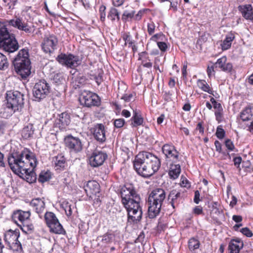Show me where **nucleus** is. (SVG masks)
<instances>
[{
    "label": "nucleus",
    "mask_w": 253,
    "mask_h": 253,
    "mask_svg": "<svg viewBox=\"0 0 253 253\" xmlns=\"http://www.w3.org/2000/svg\"><path fill=\"white\" fill-rule=\"evenodd\" d=\"M7 161L11 169L14 173L25 174L26 181L29 183L36 182V175L33 170L38 162L35 154L29 149L24 148L20 152L10 154Z\"/></svg>",
    "instance_id": "1"
},
{
    "label": "nucleus",
    "mask_w": 253,
    "mask_h": 253,
    "mask_svg": "<svg viewBox=\"0 0 253 253\" xmlns=\"http://www.w3.org/2000/svg\"><path fill=\"white\" fill-rule=\"evenodd\" d=\"M120 193L122 203L127 212L128 220L133 222L139 221L142 215L140 205L141 199L134 186L132 184L126 183L122 187Z\"/></svg>",
    "instance_id": "2"
},
{
    "label": "nucleus",
    "mask_w": 253,
    "mask_h": 253,
    "mask_svg": "<svg viewBox=\"0 0 253 253\" xmlns=\"http://www.w3.org/2000/svg\"><path fill=\"white\" fill-rule=\"evenodd\" d=\"M161 165L160 159L147 151L139 152L133 161L134 170L138 175L144 178H149L157 172Z\"/></svg>",
    "instance_id": "3"
},
{
    "label": "nucleus",
    "mask_w": 253,
    "mask_h": 253,
    "mask_svg": "<svg viewBox=\"0 0 253 253\" xmlns=\"http://www.w3.org/2000/svg\"><path fill=\"white\" fill-rule=\"evenodd\" d=\"M24 95L17 90L7 91L6 102L0 113L1 117L7 119L16 111L21 110L24 105Z\"/></svg>",
    "instance_id": "4"
},
{
    "label": "nucleus",
    "mask_w": 253,
    "mask_h": 253,
    "mask_svg": "<svg viewBox=\"0 0 253 253\" xmlns=\"http://www.w3.org/2000/svg\"><path fill=\"white\" fill-rule=\"evenodd\" d=\"M14 70L22 79H26L31 73V61L28 49L20 50L13 61Z\"/></svg>",
    "instance_id": "5"
},
{
    "label": "nucleus",
    "mask_w": 253,
    "mask_h": 253,
    "mask_svg": "<svg viewBox=\"0 0 253 253\" xmlns=\"http://www.w3.org/2000/svg\"><path fill=\"white\" fill-rule=\"evenodd\" d=\"M30 216V211L18 210L13 211L11 217L14 222L20 228L23 232L28 234L29 232L32 231L34 229V226L32 224H25V222L29 220Z\"/></svg>",
    "instance_id": "6"
},
{
    "label": "nucleus",
    "mask_w": 253,
    "mask_h": 253,
    "mask_svg": "<svg viewBox=\"0 0 253 253\" xmlns=\"http://www.w3.org/2000/svg\"><path fill=\"white\" fill-rule=\"evenodd\" d=\"M44 221L50 233L58 235H66V231L60 223L54 213L46 211L44 214Z\"/></svg>",
    "instance_id": "7"
},
{
    "label": "nucleus",
    "mask_w": 253,
    "mask_h": 253,
    "mask_svg": "<svg viewBox=\"0 0 253 253\" xmlns=\"http://www.w3.org/2000/svg\"><path fill=\"white\" fill-rule=\"evenodd\" d=\"M19 236V229H9L5 231L3 234V240L9 250L14 252L22 251V245L18 240Z\"/></svg>",
    "instance_id": "8"
},
{
    "label": "nucleus",
    "mask_w": 253,
    "mask_h": 253,
    "mask_svg": "<svg viewBox=\"0 0 253 253\" xmlns=\"http://www.w3.org/2000/svg\"><path fill=\"white\" fill-rule=\"evenodd\" d=\"M79 101L83 106L90 108L98 107L101 105V99L95 93L87 90H84L79 94Z\"/></svg>",
    "instance_id": "9"
},
{
    "label": "nucleus",
    "mask_w": 253,
    "mask_h": 253,
    "mask_svg": "<svg viewBox=\"0 0 253 253\" xmlns=\"http://www.w3.org/2000/svg\"><path fill=\"white\" fill-rule=\"evenodd\" d=\"M56 59L62 65L70 69H75L81 63L79 56L71 53H61Z\"/></svg>",
    "instance_id": "10"
},
{
    "label": "nucleus",
    "mask_w": 253,
    "mask_h": 253,
    "mask_svg": "<svg viewBox=\"0 0 253 253\" xmlns=\"http://www.w3.org/2000/svg\"><path fill=\"white\" fill-rule=\"evenodd\" d=\"M162 151L168 162L177 163L180 160V153L171 143H166L162 147Z\"/></svg>",
    "instance_id": "11"
},
{
    "label": "nucleus",
    "mask_w": 253,
    "mask_h": 253,
    "mask_svg": "<svg viewBox=\"0 0 253 253\" xmlns=\"http://www.w3.org/2000/svg\"><path fill=\"white\" fill-rule=\"evenodd\" d=\"M50 89V86L45 80H39L34 86L33 95L38 100H41L49 94Z\"/></svg>",
    "instance_id": "12"
},
{
    "label": "nucleus",
    "mask_w": 253,
    "mask_h": 253,
    "mask_svg": "<svg viewBox=\"0 0 253 253\" xmlns=\"http://www.w3.org/2000/svg\"><path fill=\"white\" fill-rule=\"evenodd\" d=\"M58 43V40L55 35H45L41 43L42 49L45 53L51 54L57 49Z\"/></svg>",
    "instance_id": "13"
},
{
    "label": "nucleus",
    "mask_w": 253,
    "mask_h": 253,
    "mask_svg": "<svg viewBox=\"0 0 253 253\" xmlns=\"http://www.w3.org/2000/svg\"><path fill=\"white\" fill-rule=\"evenodd\" d=\"M64 141L66 147L71 153H78L83 149V145L81 140L78 137L69 134L65 137Z\"/></svg>",
    "instance_id": "14"
},
{
    "label": "nucleus",
    "mask_w": 253,
    "mask_h": 253,
    "mask_svg": "<svg viewBox=\"0 0 253 253\" xmlns=\"http://www.w3.org/2000/svg\"><path fill=\"white\" fill-rule=\"evenodd\" d=\"M107 157L106 152L95 149L88 157V163L92 167H99L104 164Z\"/></svg>",
    "instance_id": "15"
},
{
    "label": "nucleus",
    "mask_w": 253,
    "mask_h": 253,
    "mask_svg": "<svg viewBox=\"0 0 253 253\" xmlns=\"http://www.w3.org/2000/svg\"><path fill=\"white\" fill-rule=\"evenodd\" d=\"M70 123V115L68 113L64 112L59 114L55 120L53 127L59 128L60 131H65L67 130Z\"/></svg>",
    "instance_id": "16"
},
{
    "label": "nucleus",
    "mask_w": 253,
    "mask_h": 253,
    "mask_svg": "<svg viewBox=\"0 0 253 253\" xmlns=\"http://www.w3.org/2000/svg\"><path fill=\"white\" fill-rule=\"evenodd\" d=\"M146 203L148 206V217L151 219L155 218L160 213L163 204L149 197L146 200Z\"/></svg>",
    "instance_id": "17"
},
{
    "label": "nucleus",
    "mask_w": 253,
    "mask_h": 253,
    "mask_svg": "<svg viewBox=\"0 0 253 253\" xmlns=\"http://www.w3.org/2000/svg\"><path fill=\"white\" fill-rule=\"evenodd\" d=\"M6 23L15 28L24 31L26 33H32V28L20 17H16L15 19L7 21Z\"/></svg>",
    "instance_id": "18"
},
{
    "label": "nucleus",
    "mask_w": 253,
    "mask_h": 253,
    "mask_svg": "<svg viewBox=\"0 0 253 253\" xmlns=\"http://www.w3.org/2000/svg\"><path fill=\"white\" fill-rule=\"evenodd\" d=\"M0 46H2L3 49L8 52H13L16 51L19 47L17 41L15 39L13 34H11L9 37H7L0 43Z\"/></svg>",
    "instance_id": "19"
},
{
    "label": "nucleus",
    "mask_w": 253,
    "mask_h": 253,
    "mask_svg": "<svg viewBox=\"0 0 253 253\" xmlns=\"http://www.w3.org/2000/svg\"><path fill=\"white\" fill-rule=\"evenodd\" d=\"M92 133L96 140L100 143H103L106 140V131L104 125L102 124H97L92 127Z\"/></svg>",
    "instance_id": "20"
},
{
    "label": "nucleus",
    "mask_w": 253,
    "mask_h": 253,
    "mask_svg": "<svg viewBox=\"0 0 253 253\" xmlns=\"http://www.w3.org/2000/svg\"><path fill=\"white\" fill-rule=\"evenodd\" d=\"M181 192L177 189L171 190L168 196V201L171 205L173 211H175L181 201Z\"/></svg>",
    "instance_id": "21"
},
{
    "label": "nucleus",
    "mask_w": 253,
    "mask_h": 253,
    "mask_svg": "<svg viewBox=\"0 0 253 253\" xmlns=\"http://www.w3.org/2000/svg\"><path fill=\"white\" fill-rule=\"evenodd\" d=\"M214 66L215 68H218L226 73H231L233 70V65L231 62H227L226 56H223L218 59L214 63Z\"/></svg>",
    "instance_id": "22"
},
{
    "label": "nucleus",
    "mask_w": 253,
    "mask_h": 253,
    "mask_svg": "<svg viewBox=\"0 0 253 253\" xmlns=\"http://www.w3.org/2000/svg\"><path fill=\"white\" fill-rule=\"evenodd\" d=\"M86 195L90 198L96 195L100 192L99 184L95 180L88 181L84 187Z\"/></svg>",
    "instance_id": "23"
},
{
    "label": "nucleus",
    "mask_w": 253,
    "mask_h": 253,
    "mask_svg": "<svg viewBox=\"0 0 253 253\" xmlns=\"http://www.w3.org/2000/svg\"><path fill=\"white\" fill-rule=\"evenodd\" d=\"M138 60L141 61V66L144 68L151 69L153 65V60L149 53L146 51L138 53Z\"/></svg>",
    "instance_id": "24"
},
{
    "label": "nucleus",
    "mask_w": 253,
    "mask_h": 253,
    "mask_svg": "<svg viewBox=\"0 0 253 253\" xmlns=\"http://www.w3.org/2000/svg\"><path fill=\"white\" fill-rule=\"evenodd\" d=\"M30 206L39 214L40 218H42L45 208L44 201L40 198L34 199L31 201Z\"/></svg>",
    "instance_id": "25"
},
{
    "label": "nucleus",
    "mask_w": 253,
    "mask_h": 253,
    "mask_svg": "<svg viewBox=\"0 0 253 253\" xmlns=\"http://www.w3.org/2000/svg\"><path fill=\"white\" fill-rule=\"evenodd\" d=\"M148 197L163 204L166 198V193L164 189L158 188L153 190Z\"/></svg>",
    "instance_id": "26"
},
{
    "label": "nucleus",
    "mask_w": 253,
    "mask_h": 253,
    "mask_svg": "<svg viewBox=\"0 0 253 253\" xmlns=\"http://www.w3.org/2000/svg\"><path fill=\"white\" fill-rule=\"evenodd\" d=\"M122 38L125 42V45H128L132 49L133 54L137 51L136 41L131 36L129 32H125L122 35Z\"/></svg>",
    "instance_id": "27"
},
{
    "label": "nucleus",
    "mask_w": 253,
    "mask_h": 253,
    "mask_svg": "<svg viewBox=\"0 0 253 253\" xmlns=\"http://www.w3.org/2000/svg\"><path fill=\"white\" fill-rule=\"evenodd\" d=\"M196 85L197 87L201 90L207 92L210 95H214V91L211 85L209 84L205 80L198 79L196 81Z\"/></svg>",
    "instance_id": "28"
},
{
    "label": "nucleus",
    "mask_w": 253,
    "mask_h": 253,
    "mask_svg": "<svg viewBox=\"0 0 253 253\" xmlns=\"http://www.w3.org/2000/svg\"><path fill=\"white\" fill-rule=\"evenodd\" d=\"M238 9L244 18L253 21V8L251 4L240 5Z\"/></svg>",
    "instance_id": "29"
},
{
    "label": "nucleus",
    "mask_w": 253,
    "mask_h": 253,
    "mask_svg": "<svg viewBox=\"0 0 253 253\" xmlns=\"http://www.w3.org/2000/svg\"><path fill=\"white\" fill-rule=\"evenodd\" d=\"M243 242L240 239H232L228 245V250L230 251L229 253H239L240 250L243 248Z\"/></svg>",
    "instance_id": "30"
},
{
    "label": "nucleus",
    "mask_w": 253,
    "mask_h": 253,
    "mask_svg": "<svg viewBox=\"0 0 253 253\" xmlns=\"http://www.w3.org/2000/svg\"><path fill=\"white\" fill-rule=\"evenodd\" d=\"M88 76L90 80H94L98 85H100L103 82V71L99 68L97 70L95 69L94 71L90 70L89 73H88Z\"/></svg>",
    "instance_id": "31"
},
{
    "label": "nucleus",
    "mask_w": 253,
    "mask_h": 253,
    "mask_svg": "<svg viewBox=\"0 0 253 253\" xmlns=\"http://www.w3.org/2000/svg\"><path fill=\"white\" fill-rule=\"evenodd\" d=\"M169 175L170 178L175 179L179 176L181 172V167L179 164L169 162Z\"/></svg>",
    "instance_id": "32"
},
{
    "label": "nucleus",
    "mask_w": 253,
    "mask_h": 253,
    "mask_svg": "<svg viewBox=\"0 0 253 253\" xmlns=\"http://www.w3.org/2000/svg\"><path fill=\"white\" fill-rule=\"evenodd\" d=\"M131 123V126L132 127H137L138 126H143L144 123V119L142 117L141 114L137 111H133V115L130 119Z\"/></svg>",
    "instance_id": "33"
},
{
    "label": "nucleus",
    "mask_w": 253,
    "mask_h": 253,
    "mask_svg": "<svg viewBox=\"0 0 253 253\" xmlns=\"http://www.w3.org/2000/svg\"><path fill=\"white\" fill-rule=\"evenodd\" d=\"M72 83L75 89L90 84L88 79L84 76H77Z\"/></svg>",
    "instance_id": "34"
},
{
    "label": "nucleus",
    "mask_w": 253,
    "mask_h": 253,
    "mask_svg": "<svg viewBox=\"0 0 253 253\" xmlns=\"http://www.w3.org/2000/svg\"><path fill=\"white\" fill-rule=\"evenodd\" d=\"M253 116V109L250 106L246 107L240 114L241 119L243 122L250 120Z\"/></svg>",
    "instance_id": "35"
},
{
    "label": "nucleus",
    "mask_w": 253,
    "mask_h": 253,
    "mask_svg": "<svg viewBox=\"0 0 253 253\" xmlns=\"http://www.w3.org/2000/svg\"><path fill=\"white\" fill-rule=\"evenodd\" d=\"M53 162L57 169H63L65 167L66 159L62 154H59L53 158Z\"/></svg>",
    "instance_id": "36"
},
{
    "label": "nucleus",
    "mask_w": 253,
    "mask_h": 253,
    "mask_svg": "<svg viewBox=\"0 0 253 253\" xmlns=\"http://www.w3.org/2000/svg\"><path fill=\"white\" fill-rule=\"evenodd\" d=\"M101 237L102 238L101 240L102 245H106L113 242L115 238V234L112 230H109L107 232L104 234Z\"/></svg>",
    "instance_id": "37"
},
{
    "label": "nucleus",
    "mask_w": 253,
    "mask_h": 253,
    "mask_svg": "<svg viewBox=\"0 0 253 253\" xmlns=\"http://www.w3.org/2000/svg\"><path fill=\"white\" fill-rule=\"evenodd\" d=\"M235 39V36L233 33H229L225 37L221 44V48L223 50L229 49L231 45L232 42Z\"/></svg>",
    "instance_id": "38"
},
{
    "label": "nucleus",
    "mask_w": 253,
    "mask_h": 253,
    "mask_svg": "<svg viewBox=\"0 0 253 253\" xmlns=\"http://www.w3.org/2000/svg\"><path fill=\"white\" fill-rule=\"evenodd\" d=\"M11 34L6 27V23L0 21V43L2 42L7 37H9Z\"/></svg>",
    "instance_id": "39"
},
{
    "label": "nucleus",
    "mask_w": 253,
    "mask_h": 253,
    "mask_svg": "<svg viewBox=\"0 0 253 253\" xmlns=\"http://www.w3.org/2000/svg\"><path fill=\"white\" fill-rule=\"evenodd\" d=\"M200 246V242L199 240L195 237H191L188 240V249L193 253H196L195 251L199 248Z\"/></svg>",
    "instance_id": "40"
},
{
    "label": "nucleus",
    "mask_w": 253,
    "mask_h": 253,
    "mask_svg": "<svg viewBox=\"0 0 253 253\" xmlns=\"http://www.w3.org/2000/svg\"><path fill=\"white\" fill-rule=\"evenodd\" d=\"M107 17L112 22L117 20V22L120 20V13L118 10L115 7H111L108 14Z\"/></svg>",
    "instance_id": "41"
},
{
    "label": "nucleus",
    "mask_w": 253,
    "mask_h": 253,
    "mask_svg": "<svg viewBox=\"0 0 253 253\" xmlns=\"http://www.w3.org/2000/svg\"><path fill=\"white\" fill-rule=\"evenodd\" d=\"M51 80H52L53 83L57 85L64 84L65 81V78L62 73H54L52 76Z\"/></svg>",
    "instance_id": "42"
},
{
    "label": "nucleus",
    "mask_w": 253,
    "mask_h": 253,
    "mask_svg": "<svg viewBox=\"0 0 253 253\" xmlns=\"http://www.w3.org/2000/svg\"><path fill=\"white\" fill-rule=\"evenodd\" d=\"M51 178V172L49 170L47 171H42L39 174L38 181L41 183H44L47 181H49Z\"/></svg>",
    "instance_id": "43"
},
{
    "label": "nucleus",
    "mask_w": 253,
    "mask_h": 253,
    "mask_svg": "<svg viewBox=\"0 0 253 253\" xmlns=\"http://www.w3.org/2000/svg\"><path fill=\"white\" fill-rule=\"evenodd\" d=\"M34 133L32 126H27L24 127L22 130V136L25 139H28L32 136Z\"/></svg>",
    "instance_id": "44"
},
{
    "label": "nucleus",
    "mask_w": 253,
    "mask_h": 253,
    "mask_svg": "<svg viewBox=\"0 0 253 253\" xmlns=\"http://www.w3.org/2000/svg\"><path fill=\"white\" fill-rule=\"evenodd\" d=\"M135 13V11L134 10H132L130 12L128 11H125L123 12V14L122 16V21L126 23V22L131 21L132 20H133L134 18V14Z\"/></svg>",
    "instance_id": "45"
},
{
    "label": "nucleus",
    "mask_w": 253,
    "mask_h": 253,
    "mask_svg": "<svg viewBox=\"0 0 253 253\" xmlns=\"http://www.w3.org/2000/svg\"><path fill=\"white\" fill-rule=\"evenodd\" d=\"M8 66L7 59L4 55L0 52V70H3Z\"/></svg>",
    "instance_id": "46"
},
{
    "label": "nucleus",
    "mask_w": 253,
    "mask_h": 253,
    "mask_svg": "<svg viewBox=\"0 0 253 253\" xmlns=\"http://www.w3.org/2000/svg\"><path fill=\"white\" fill-rule=\"evenodd\" d=\"M166 40V36L162 33L160 32L154 35H152L150 39V41L155 42H160L159 41H163Z\"/></svg>",
    "instance_id": "47"
},
{
    "label": "nucleus",
    "mask_w": 253,
    "mask_h": 253,
    "mask_svg": "<svg viewBox=\"0 0 253 253\" xmlns=\"http://www.w3.org/2000/svg\"><path fill=\"white\" fill-rule=\"evenodd\" d=\"M208 34L205 33L199 38L196 42V47L197 48L199 46V48L201 49L202 48V46L203 44L207 42L208 41Z\"/></svg>",
    "instance_id": "48"
},
{
    "label": "nucleus",
    "mask_w": 253,
    "mask_h": 253,
    "mask_svg": "<svg viewBox=\"0 0 253 253\" xmlns=\"http://www.w3.org/2000/svg\"><path fill=\"white\" fill-rule=\"evenodd\" d=\"M215 135L219 139H222L225 136V131L222 126L220 125L217 127Z\"/></svg>",
    "instance_id": "49"
},
{
    "label": "nucleus",
    "mask_w": 253,
    "mask_h": 253,
    "mask_svg": "<svg viewBox=\"0 0 253 253\" xmlns=\"http://www.w3.org/2000/svg\"><path fill=\"white\" fill-rule=\"evenodd\" d=\"M148 11H150V9L148 8H144L142 9H140V10L138 11L137 14L135 13L134 14L133 20L135 21H140L142 19V17H143L144 14Z\"/></svg>",
    "instance_id": "50"
},
{
    "label": "nucleus",
    "mask_w": 253,
    "mask_h": 253,
    "mask_svg": "<svg viewBox=\"0 0 253 253\" xmlns=\"http://www.w3.org/2000/svg\"><path fill=\"white\" fill-rule=\"evenodd\" d=\"M106 6L102 4L99 9V13L100 15V19L102 23H104L105 21L106 18Z\"/></svg>",
    "instance_id": "51"
},
{
    "label": "nucleus",
    "mask_w": 253,
    "mask_h": 253,
    "mask_svg": "<svg viewBox=\"0 0 253 253\" xmlns=\"http://www.w3.org/2000/svg\"><path fill=\"white\" fill-rule=\"evenodd\" d=\"M147 28L149 35L152 36L154 34L156 29V25L153 21H150V22L148 23Z\"/></svg>",
    "instance_id": "52"
},
{
    "label": "nucleus",
    "mask_w": 253,
    "mask_h": 253,
    "mask_svg": "<svg viewBox=\"0 0 253 253\" xmlns=\"http://www.w3.org/2000/svg\"><path fill=\"white\" fill-rule=\"evenodd\" d=\"M167 227V223L165 222L163 218H160L157 225L158 230L164 231Z\"/></svg>",
    "instance_id": "53"
},
{
    "label": "nucleus",
    "mask_w": 253,
    "mask_h": 253,
    "mask_svg": "<svg viewBox=\"0 0 253 253\" xmlns=\"http://www.w3.org/2000/svg\"><path fill=\"white\" fill-rule=\"evenodd\" d=\"M113 124L116 128H122L125 124V121L122 118L115 119L114 120Z\"/></svg>",
    "instance_id": "54"
},
{
    "label": "nucleus",
    "mask_w": 253,
    "mask_h": 253,
    "mask_svg": "<svg viewBox=\"0 0 253 253\" xmlns=\"http://www.w3.org/2000/svg\"><path fill=\"white\" fill-rule=\"evenodd\" d=\"M225 145L227 149L230 151H233L235 147L232 141L230 139H226L224 142Z\"/></svg>",
    "instance_id": "55"
},
{
    "label": "nucleus",
    "mask_w": 253,
    "mask_h": 253,
    "mask_svg": "<svg viewBox=\"0 0 253 253\" xmlns=\"http://www.w3.org/2000/svg\"><path fill=\"white\" fill-rule=\"evenodd\" d=\"M169 2H170L169 9H171L173 12H176L178 10L177 0H170Z\"/></svg>",
    "instance_id": "56"
},
{
    "label": "nucleus",
    "mask_w": 253,
    "mask_h": 253,
    "mask_svg": "<svg viewBox=\"0 0 253 253\" xmlns=\"http://www.w3.org/2000/svg\"><path fill=\"white\" fill-rule=\"evenodd\" d=\"M240 232L247 237H251L253 236L252 231L248 227H244L240 230Z\"/></svg>",
    "instance_id": "57"
},
{
    "label": "nucleus",
    "mask_w": 253,
    "mask_h": 253,
    "mask_svg": "<svg viewBox=\"0 0 253 253\" xmlns=\"http://www.w3.org/2000/svg\"><path fill=\"white\" fill-rule=\"evenodd\" d=\"M204 124V122L202 121L199 122L196 125L195 131H199L200 133L203 134L205 131Z\"/></svg>",
    "instance_id": "58"
},
{
    "label": "nucleus",
    "mask_w": 253,
    "mask_h": 253,
    "mask_svg": "<svg viewBox=\"0 0 253 253\" xmlns=\"http://www.w3.org/2000/svg\"><path fill=\"white\" fill-rule=\"evenodd\" d=\"M233 162L234 166L239 169V170H241L240 164L242 163V159L240 156L235 157L233 158Z\"/></svg>",
    "instance_id": "59"
},
{
    "label": "nucleus",
    "mask_w": 253,
    "mask_h": 253,
    "mask_svg": "<svg viewBox=\"0 0 253 253\" xmlns=\"http://www.w3.org/2000/svg\"><path fill=\"white\" fill-rule=\"evenodd\" d=\"M157 44L159 48L162 52H164L167 51L168 49V45L165 42L163 41L157 42Z\"/></svg>",
    "instance_id": "60"
},
{
    "label": "nucleus",
    "mask_w": 253,
    "mask_h": 253,
    "mask_svg": "<svg viewBox=\"0 0 253 253\" xmlns=\"http://www.w3.org/2000/svg\"><path fill=\"white\" fill-rule=\"evenodd\" d=\"M214 67H215L214 65L208 66L207 69V73L209 78H211L212 75H214Z\"/></svg>",
    "instance_id": "61"
},
{
    "label": "nucleus",
    "mask_w": 253,
    "mask_h": 253,
    "mask_svg": "<svg viewBox=\"0 0 253 253\" xmlns=\"http://www.w3.org/2000/svg\"><path fill=\"white\" fill-rule=\"evenodd\" d=\"M79 233L81 234H85L87 233V229L86 228L84 223H80L79 224Z\"/></svg>",
    "instance_id": "62"
},
{
    "label": "nucleus",
    "mask_w": 253,
    "mask_h": 253,
    "mask_svg": "<svg viewBox=\"0 0 253 253\" xmlns=\"http://www.w3.org/2000/svg\"><path fill=\"white\" fill-rule=\"evenodd\" d=\"M133 97V95L132 93L130 94H125L122 97L121 99L125 100L126 102H129L131 100Z\"/></svg>",
    "instance_id": "63"
},
{
    "label": "nucleus",
    "mask_w": 253,
    "mask_h": 253,
    "mask_svg": "<svg viewBox=\"0 0 253 253\" xmlns=\"http://www.w3.org/2000/svg\"><path fill=\"white\" fill-rule=\"evenodd\" d=\"M214 145L215 147L216 151L219 153H221L222 151V145L221 143L218 140H215L214 141Z\"/></svg>",
    "instance_id": "64"
}]
</instances>
